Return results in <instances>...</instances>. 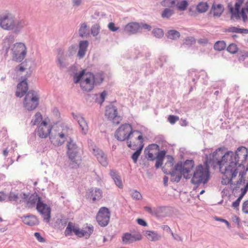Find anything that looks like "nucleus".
<instances>
[{
	"label": "nucleus",
	"instance_id": "nucleus-52",
	"mask_svg": "<svg viewBox=\"0 0 248 248\" xmlns=\"http://www.w3.org/2000/svg\"><path fill=\"white\" fill-rule=\"evenodd\" d=\"M166 154V152L164 150L159 152L157 155L156 159L163 160Z\"/></svg>",
	"mask_w": 248,
	"mask_h": 248
},
{
	"label": "nucleus",
	"instance_id": "nucleus-48",
	"mask_svg": "<svg viewBox=\"0 0 248 248\" xmlns=\"http://www.w3.org/2000/svg\"><path fill=\"white\" fill-rule=\"evenodd\" d=\"M173 14L172 11L168 8L165 9L162 14V16L163 17H170Z\"/></svg>",
	"mask_w": 248,
	"mask_h": 248
},
{
	"label": "nucleus",
	"instance_id": "nucleus-26",
	"mask_svg": "<svg viewBox=\"0 0 248 248\" xmlns=\"http://www.w3.org/2000/svg\"><path fill=\"white\" fill-rule=\"evenodd\" d=\"M75 119L78 122L82 132L84 134H86L88 131V124L83 117L80 115L74 116Z\"/></svg>",
	"mask_w": 248,
	"mask_h": 248
},
{
	"label": "nucleus",
	"instance_id": "nucleus-34",
	"mask_svg": "<svg viewBox=\"0 0 248 248\" xmlns=\"http://www.w3.org/2000/svg\"><path fill=\"white\" fill-rule=\"evenodd\" d=\"M240 17H242L244 22L248 20V1L245 4V6L242 8L241 11H239Z\"/></svg>",
	"mask_w": 248,
	"mask_h": 248
},
{
	"label": "nucleus",
	"instance_id": "nucleus-35",
	"mask_svg": "<svg viewBox=\"0 0 248 248\" xmlns=\"http://www.w3.org/2000/svg\"><path fill=\"white\" fill-rule=\"evenodd\" d=\"M208 7L207 2H201L197 5L196 10L199 13H205L207 11Z\"/></svg>",
	"mask_w": 248,
	"mask_h": 248
},
{
	"label": "nucleus",
	"instance_id": "nucleus-36",
	"mask_svg": "<svg viewBox=\"0 0 248 248\" xmlns=\"http://www.w3.org/2000/svg\"><path fill=\"white\" fill-rule=\"evenodd\" d=\"M229 32H236L240 33L248 34V30L244 29H240L235 27H230L228 29Z\"/></svg>",
	"mask_w": 248,
	"mask_h": 248
},
{
	"label": "nucleus",
	"instance_id": "nucleus-44",
	"mask_svg": "<svg viewBox=\"0 0 248 248\" xmlns=\"http://www.w3.org/2000/svg\"><path fill=\"white\" fill-rule=\"evenodd\" d=\"M87 31V26L85 23L81 24L80 28L79 30V34L81 37H83L86 35Z\"/></svg>",
	"mask_w": 248,
	"mask_h": 248
},
{
	"label": "nucleus",
	"instance_id": "nucleus-50",
	"mask_svg": "<svg viewBox=\"0 0 248 248\" xmlns=\"http://www.w3.org/2000/svg\"><path fill=\"white\" fill-rule=\"evenodd\" d=\"M179 117L174 115H170L168 117V121L171 124H174L179 120Z\"/></svg>",
	"mask_w": 248,
	"mask_h": 248
},
{
	"label": "nucleus",
	"instance_id": "nucleus-4",
	"mask_svg": "<svg viewBox=\"0 0 248 248\" xmlns=\"http://www.w3.org/2000/svg\"><path fill=\"white\" fill-rule=\"evenodd\" d=\"M25 26L23 20L15 19L10 13L0 17V26L3 30L18 32Z\"/></svg>",
	"mask_w": 248,
	"mask_h": 248
},
{
	"label": "nucleus",
	"instance_id": "nucleus-1",
	"mask_svg": "<svg viewBox=\"0 0 248 248\" xmlns=\"http://www.w3.org/2000/svg\"><path fill=\"white\" fill-rule=\"evenodd\" d=\"M233 153L232 151L227 152L222 156L220 162H218V165L220 172L223 174L221 184L227 185L231 184L233 178L239 174L240 183L245 181V175L248 170L242 164L237 163L233 160Z\"/></svg>",
	"mask_w": 248,
	"mask_h": 248
},
{
	"label": "nucleus",
	"instance_id": "nucleus-27",
	"mask_svg": "<svg viewBox=\"0 0 248 248\" xmlns=\"http://www.w3.org/2000/svg\"><path fill=\"white\" fill-rule=\"evenodd\" d=\"M22 221L26 225L34 226L38 224L37 217L33 215H29L21 217Z\"/></svg>",
	"mask_w": 248,
	"mask_h": 248
},
{
	"label": "nucleus",
	"instance_id": "nucleus-11",
	"mask_svg": "<svg viewBox=\"0 0 248 248\" xmlns=\"http://www.w3.org/2000/svg\"><path fill=\"white\" fill-rule=\"evenodd\" d=\"M194 167V162L193 160H186L184 163H177L176 168L181 171L183 176L186 179L191 178L192 173H191Z\"/></svg>",
	"mask_w": 248,
	"mask_h": 248
},
{
	"label": "nucleus",
	"instance_id": "nucleus-18",
	"mask_svg": "<svg viewBox=\"0 0 248 248\" xmlns=\"http://www.w3.org/2000/svg\"><path fill=\"white\" fill-rule=\"evenodd\" d=\"M248 156V150L246 147H239L236 151L235 154H233V160L238 163L239 161L243 162L245 161Z\"/></svg>",
	"mask_w": 248,
	"mask_h": 248
},
{
	"label": "nucleus",
	"instance_id": "nucleus-47",
	"mask_svg": "<svg viewBox=\"0 0 248 248\" xmlns=\"http://www.w3.org/2000/svg\"><path fill=\"white\" fill-rule=\"evenodd\" d=\"M62 55L63 52L60 50L59 52V57L58 58V62L60 67H63L65 65L63 62V58L62 57Z\"/></svg>",
	"mask_w": 248,
	"mask_h": 248
},
{
	"label": "nucleus",
	"instance_id": "nucleus-3",
	"mask_svg": "<svg viewBox=\"0 0 248 248\" xmlns=\"http://www.w3.org/2000/svg\"><path fill=\"white\" fill-rule=\"evenodd\" d=\"M71 131V129L64 124H56L52 127L50 141L55 146L61 145L65 142Z\"/></svg>",
	"mask_w": 248,
	"mask_h": 248
},
{
	"label": "nucleus",
	"instance_id": "nucleus-23",
	"mask_svg": "<svg viewBox=\"0 0 248 248\" xmlns=\"http://www.w3.org/2000/svg\"><path fill=\"white\" fill-rule=\"evenodd\" d=\"M93 154L95 156L99 162L103 166H106L108 164L107 157L103 151L98 148L93 149Z\"/></svg>",
	"mask_w": 248,
	"mask_h": 248
},
{
	"label": "nucleus",
	"instance_id": "nucleus-30",
	"mask_svg": "<svg viewBox=\"0 0 248 248\" xmlns=\"http://www.w3.org/2000/svg\"><path fill=\"white\" fill-rule=\"evenodd\" d=\"M110 175L111 177L113 178L115 184L117 186L122 188L123 187V183L120 177V176L118 174L117 171L115 170H110Z\"/></svg>",
	"mask_w": 248,
	"mask_h": 248
},
{
	"label": "nucleus",
	"instance_id": "nucleus-42",
	"mask_svg": "<svg viewBox=\"0 0 248 248\" xmlns=\"http://www.w3.org/2000/svg\"><path fill=\"white\" fill-rule=\"evenodd\" d=\"M177 0H164L161 2V4L165 7H173L175 5Z\"/></svg>",
	"mask_w": 248,
	"mask_h": 248
},
{
	"label": "nucleus",
	"instance_id": "nucleus-17",
	"mask_svg": "<svg viewBox=\"0 0 248 248\" xmlns=\"http://www.w3.org/2000/svg\"><path fill=\"white\" fill-rule=\"evenodd\" d=\"M51 127L46 121H43L38 127L37 133L41 138H46L51 133Z\"/></svg>",
	"mask_w": 248,
	"mask_h": 248
},
{
	"label": "nucleus",
	"instance_id": "nucleus-16",
	"mask_svg": "<svg viewBox=\"0 0 248 248\" xmlns=\"http://www.w3.org/2000/svg\"><path fill=\"white\" fill-rule=\"evenodd\" d=\"M36 209L42 215L44 221L47 223L49 222L51 217V208L50 206L41 201L38 203Z\"/></svg>",
	"mask_w": 248,
	"mask_h": 248
},
{
	"label": "nucleus",
	"instance_id": "nucleus-49",
	"mask_svg": "<svg viewBox=\"0 0 248 248\" xmlns=\"http://www.w3.org/2000/svg\"><path fill=\"white\" fill-rule=\"evenodd\" d=\"M132 197L136 200H140L142 198L141 194L137 190H134L131 193Z\"/></svg>",
	"mask_w": 248,
	"mask_h": 248
},
{
	"label": "nucleus",
	"instance_id": "nucleus-64",
	"mask_svg": "<svg viewBox=\"0 0 248 248\" xmlns=\"http://www.w3.org/2000/svg\"><path fill=\"white\" fill-rule=\"evenodd\" d=\"M162 163H163V160L156 159V163H155V167L156 168H158L159 167L161 166V165H162Z\"/></svg>",
	"mask_w": 248,
	"mask_h": 248
},
{
	"label": "nucleus",
	"instance_id": "nucleus-37",
	"mask_svg": "<svg viewBox=\"0 0 248 248\" xmlns=\"http://www.w3.org/2000/svg\"><path fill=\"white\" fill-rule=\"evenodd\" d=\"M226 45L224 41H217L214 45V48L217 51H221L225 48Z\"/></svg>",
	"mask_w": 248,
	"mask_h": 248
},
{
	"label": "nucleus",
	"instance_id": "nucleus-24",
	"mask_svg": "<svg viewBox=\"0 0 248 248\" xmlns=\"http://www.w3.org/2000/svg\"><path fill=\"white\" fill-rule=\"evenodd\" d=\"M27 206L28 208H32L35 206L37 207L38 203L41 201V198L40 197L37 193L32 194L27 200Z\"/></svg>",
	"mask_w": 248,
	"mask_h": 248
},
{
	"label": "nucleus",
	"instance_id": "nucleus-59",
	"mask_svg": "<svg viewBox=\"0 0 248 248\" xmlns=\"http://www.w3.org/2000/svg\"><path fill=\"white\" fill-rule=\"evenodd\" d=\"M146 158L150 160L153 161L155 159V155L153 153L148 152L146 155Z\"/></svg>",
	"mask_w": 248,
	"mask_h": 248
},
{
	"label": "nucleus",
	"instance_id": "nucleus-40",
	"mask_svg": "<svg viewBox=\"0 0 248 248\" xmlns=\"http://www.w3.org/2000/svg\"><path fill=\"white\" fill-rule=\"evenodd\" d=\"M180 36V33L175 30H170L168 32V38L171 39H176L179 38Z\"/></svg>",
	"mask_w": 248,
	"mask_h": 248
},
{
	"label": "nucleus",
	"instance_id": "nucleus-51",
	"mask_svg": "<svg viewBox=\"0 0 248 248\" xmlns=\"http://www.w3.org/2000/svg\"><path fill=\"white\" fill-rule=\"evenodd\" d=\"M108 28L112 31H116L119 30V27H116L115 24L113 22H110L108 24Z\"/></svg>",
	"mask_w": 248,
	"mask_h": 248
},
{
	"label": "nucleus",
	"instance_id": "nucleus-57",
	"mask_svg": "<svg viewBox=\"0 0 248 248\" xmlns=\"http://www.w3.org/2000/svg\"><path fill=\"white\" fill-rule=\"evenodd\" d=\"M25 69L24 64L23 63H22L18 65L17 66L16 68V71H19V72H23Z\"/></svg>",
	"mask_w": 248,
	"mask_h": 248
},
{
	"label": "nucleus",
	"instance_id": "nucleus-31",
	"mask_svg": "<svg viewBox=\"0 0 248 248\" xmlns=\"http://www.w3.org/2000/svg\"><path fill=\"white\" fill-rule=\"evenodd\" d=\"M88 46V42L87 41H82L79 43V48L78 55L80 58L84 56Z\"/></svg>",
	"mask_w": 248,
	"mask_h": 248
},
{
	"label": "nucleus",
	"instance_id": "nucleus-20",
	"mask_svg": "<svg viewBox=\"0 0 248 248\" xmlns=\"http://www.w3.org/2000/svg\"><path fill=\"white\" fill-rule=\"evenodd\" d=\"M28 197V196L25 193L16 194L14 192H10L8 199L10 202H15L17 203H21L25 202Z\"/></svg>",
	"mask_w": 248,
	"mask_h": 248
},
{
	"label": "nucleus",
	"instance_id": "nucleus-39",
	"mask_svg": "<svg viewBox=\"0 0 248 248\" xmlns=\"http://www.w3.org/2000/svg\"><path fill=\"white\" fill-rule=\"evenodd\" d=\"M188 6V2L186 0H184L180 1H178L176 4V6L178 10L180 11L185 10Z\"/></svg>",
	"mask_w": 248,
	"mask_h": 248
},
{
	"label": "nucleus",
	"instance_id": "nucleus-10",
	"mask_svg": "<svg viewBox=\"0 0 248 248\" xmlns=\"http://www.w3.org/2000/svg\"><path fill=\"white\" fill-rule=\"evenodd\" d=\"M11 50L13 59L18 62H20L23 60L27 54L26 46L22 43L15 44Z\"/></svg>",
	"mask_w": 248,
	"mask_h": 248
},
{
	"label": "nucleus",
	"instance_id": "nucleus-8",
	"mask_svg": "<svg viewBox=\"0 0 248 248\" xmlns=\"http://www.w3.org/2000/svg\"><path fill=\"white\" fill-rule=\"evenodd\" d=\"M134 133H138V130H133L131 124L125 123L116 130L115 136L120 141L127 140Z\"/></svg>",
	"mask_w": 248,
	"mask_h": 248
},
{
	"label": "nucleus",
	"instance_id": "nucleus-55",
	"mask_svg": "<svg viewBox=\"0 0 248 248\" xmlns=\"http://www.w3.org/2000/svg\"><path fill=\"white\" fill-rule=\"evenodd\" d=\"M242 211L246 214H248V200L245 201L242 205Z\"/></svg>",
	"mask_w": 248,
	"mask_h": 248
},
{
	"label": "nucleus",
	"instance_id": "nucleus-15",
	"mask_svg": "<svg viewBox=\"0 0 248 248\" xmlns=\"http://www.w3.org/2000/svg\"><path fill=\"white\" fill-rule=\"evenodd\" d=\"M222 154L223 148H218L212 154L207 156L206 160L205 162L209 165L213 166L214 169H216L217 167L218 166L217 162H220V160H219L218 159Z\"/></svg>",
	"mask_w": 248,
	"mask_h": 248
},
{
	"label": "nucleus",
	"instance_id": "nucleus-61",
	"mask_svg": "<svg viewBox=\"0 0 248 248\" xmlns=\"http://www.w3.org/2000/svg\"><path fill=\"white\" fill-rule=\"evenodd\" d=\"M53 114L57 118H59L60 117V113L59 110L56 108H54V109L53 110Z\"/></svg>",
	"mask_w": 248,
	"mask_h": 248
},
{
	"label": "nucleus",
	"instance_id": "nucleus-38",
	"mask_svg": "<svg viewBox=\"0 0 248 248\" xmlns=\"http://www.w3.org/2000/svg\"><path fill=\"white\" fill-rule=\"evenodd\" d=\"M43 117L40 112H37L31 121L32 125H34L42 122Z\"/></svg>",
	"mask_w": 248,
	"mask_h": 248
},
{
	"label": "nucleus",
	"instance_id": "nucleus-5",
	"mask_svg": "<svg viewBox=\"0 0 248 248\" xmlns=\"http://www.w3.org/2000/svg\"><path fill=\"white\" fill-rule=\"evenodd\" d=\"M67 155L70 161L69 166L71 169H78L82 161V155L80 149L71 139L67 142Z\"/></svg>",
	"mask_w": 248,
	"mask_h": 248
},
{
	"label": "nucleus",
	"instance_id": "nucleus-12",
	"mask_svg": "<svg viewBox=\"0 0 248 248\" xmlns=\"http://www.w3.org/2000/svg\"><path fill=\"white\" fill-rule=\"evenodd\" d=\"M126 142L127 146L133 150L140 148L141 145L142 146V149L144 147L143 136L139 131H138V133H134Z\"/></svg>",
	"mask_w": 248,
	"mask_h": 248
},
{
	"label": "nucleus",
	"instance_id": "nucleus-32",
	"mask_svg": "<svg viewBox=\"0 0 248 248\" xmlns=\"http://www.w3.org/2000/svg\"><path fill=\"white\" fill-rule=\"evenodd\" d=\"M145 236L151 241H155L158 240L160 236L155 232L146 231L145 232Z\"/></svg>",
	"mask_w": 248,
	"mask_h": 248
},
{
	"label": "nucleus",
	"instance_id": "nucleus-13",
	"mask_svg": "<svg viewBox=\"0 0 248 248\" xmlns=\"http://www.w3.org/2000/svg\"><path fill=\"white\" fill-rule=\"evenodd\" d=\"M105 116L113 124H118L122 121V118L118 115L117 109L113 106H108L105 110Z\"/></svg>",
	"mask_w": 248,
	"mask_h": 248
},
{
	"label": "nucleus",
	"instance_id": "nucleus-7",
	"mask_svg": "<svg viewBox=\"0 0 248 248\" xmlns=\"http://www.w3.org/2000/svg\"><path fill=\"white\" fill-rule=\"evenodd\" d=\"M93 232V227L91 224H87L81 229L74 223L69 222L66 227L64 234L66 236H71L74 233L78 237L89 238Z\"/></svg>",
	"mask_w": 248,
	"mask_h": 248
},
{
	"label": "nucleus",
	"instance_id": "nucleus-45",
	"mask_svg": "<svg viewBox=\"0 0 248 248\" xmlns=\"http://www.w3.org/2000/svg\"><path fill=\"white\" fill-rule=\"evenodd\" d=\"M100 30V26L98 24H95L92 26L91 29V33L93 36H96L98 34Z\"/></svg>",
	"mask_w": 248,
	"mask_h": 248
},
{
	"label": "nucleus",
	"instance_id": "nucleus-9",
	"mask_svg": "<svg viewBox=\"0 0 248 248\" xmlns=\"http://www.w3.org/2000/svg\"><path fill=\"white\" fill-rule=\"evenodd\" d=\"M39 97L34 91H30L26 94L23 101V107L28 110L35 109L39 105Z\"/></svg>",
	"mask_w": 248,
	"mask_h": 248
},
{
	"label": "nucleus",
	"instance_id": "nucleus-58",
	"mask_svg": "<svg viewBox=\"0 0 248 248\" xmlns=\"http://www.w3.org/2000/svg\"><path fill=\"white\" fill-rule=\"evenodd\" d=\"M107 93L106 91L103 92L100 94V97L101 98V101L98 102L101 105L102 104V103L104 101L105 98L106 96H107Z\"/></svg>",
	"mask_w": 248,
	"mask_h": 248
},
{
	"label": "nucleus",
	"instance_id": "nucleus-62",
	"mask_svg": "<svg viewBox=\"0 0 248 248\" xmlns=\"http://www.w3.org/2000/svg\"><path fill=\"white\" fill-rule=\"evenodd\" d=\"M248 190V183L246 185L244 188L241 189L242 193L240 196H242V198L243 197L244 195L246 193L247 191Z\"/></svg>",
	"mask_w": 248,
	"mask_h": 248
},
{
	"label": "nucleus",
	"instance_id": "nucleus-63",
	"mask_svg": "<svg viewBox=\"0 0 248 248\" xmlns=\"http://www.w3.org/2000/svg\"><path fill=\"white\" fill-rule=\"evenodd\" d=\"M6 198H7V196L4 193H3L2 192H0V202L5 201L6 200Z\"/></svg>",
	"mask_w": 248,
	"mask_h": 248
},
{
	"label": "nucleus",
	"instance_id": "nucleus-29",
	"mask_svg": "<svg viewBox=\"0 0 248 248\" xmlns=\"http://www.w3.org/2000/svg\"><path fill=\"white\" fill-rule=\"evenodd\" d=\"M224 11V7L220 4H213L210 13L213 15L214 17H219Z\"/></svg>",
	"mask_w": 248,
	"mask_h": 248
},
{
	"label": "nucleus",
	"instance_id": "nucleus-6",
	"mask_svg": "<svg viewBox=\"0 0 248 248\" xmlns=\"http://www.w3.org/2000/svg\"><path fill=\"white\" fill-rule=\"evenodd\" d=\"M210 166L205 162L203 165L197 166L191 177V183L194 185L206 183L210 178Z\"/></svg>",
	"mask_w": 248,
	"mask_h": 248
},
{
	"label": "nucleus",
	"instance_id": "nucleus-19",
	"mask_svg": "<svg viewBox=\"0 0 248 248\" xmlns=\"http://www.w3.org/2000/svg\"><path fill=\"white\" fill-rule=\"evenodd\" d=\"M245 0H236L234 5V8L232 6H229V11L231 14L232 19H240L239 10L241 6L244 3Z\"/></svg>",
	"mask_w": 248,
	"mask_h": 248
},
{
	"label": "nucleus",
	"instance_id": "nucleus-54",
	"mask_svg": "<svg viewBox=\"0 0 248 248\" xmlns=\"http://www.w3.org/2000/svg\"><path fill=\"white\" fill-rule=\"evenodd\" d=\"M34 236L36 237L37 240L41 243L45 242V239L42 236H41L40 233L39 232H35Z\"/></svg>",
	"mask_w": 248,
	"mask_h": 248
},
{
	"label": "nucleus",
	"instance_id": "nucleus-33",
	"mask_svg": "<svg viewBox=\"0 0 248 248\" xmlns=\"http://www.w3.org/2000/svg\"><path fill=\"white\" fill-rule=\"evenodd\" d=\"M171 176V181L174 182H179L183 175L181 171L177 170L176 168V165L175 166V169L171 172L170 173Z\"/></svg>",
	"mask_w": 248,
	"mask_h": 248
},
{
	"label": "nucleus",
	"instance_id": "nucleus-60",
	"mask_svg": "<svg viewBox=\"0 0 248 248\" xmlns=\"http://www.w3.org/2000/svg\"><path fill=\"white\" fill-rule=\"evenodd\" d=\"M138 223L142 226H147V223L142 219L138 218L137 220Z\"/></svg>",
	"mask_w": 248,
	"mask_h": 248
},
{
	"label": "nucleus",
	"instance_id": "nucleus-22",
	"mask_svg": "<svg viewBox=\"0 0 248 248\" xmlns=\"http://www.w3.org/2000/svg\"><path fill=\"white\" fill-rule=\"evenodd\" d=\"M142 236L140 233L132 235L130 233H126L123 236V241L125 244H129L135 241L141 240Z\"/></svg>",
	"mask_w": 248,
	"mask_h": 248
},
{
	"label": "nucleus",
	"instance_id": "nucleus-56",
	"mask_svg": "<svg viewBox=\"0 0 248 248\" xmlns=\"http://www.w3.org/2000/svg\"><path fill=\"white\" fill-rule=\"evenodd\" d=\"M242 196H239L237 199L232 204V206L234 208H237L239 205V204H240V201L242 199Z\"/></svg>",
	"mask_w": 248,
	"mask_h": 248
},
{
	"label": "nucleus",
	"instance_id": "nucleus-25",
	"mask_svg": "<svg viewBox=\"0 0 248 248\" xmlns=\"http://www.w3.org/2000/svg\"><path fill=\"white\" fill-rule=\"evenodd\" d=\"M102 197V192L100 189L95 188L90 190L88 198L92 199L93 202L99 200Z\"/></svg>",
	"mask_w": 248,
	"mask_h": 248
},
{
	"label": "nucleus",
	"instance_id": "nucleus-41",
	"mask_svg": "<svg viewBox=\"0 0 248 248\" xmlns=\"http://www.w3.org/2000/svg\"><path fill=\"white\" fill-rule=\"evenodd\" d=\"M227 51L231 53L235 54L238 50L237 45L235 44H231L227 47Z\"/></svg>",
	"mask_w": 248,
	"mask_h": 248
},
{
	"label": "nucleus",
	"instance_id": "nucleus-2",
	"mask_svg": "<svg viewBox=\"0 0 248 248\" xmlns=\"http://www.w3.org/2000/svg\"><path fill=\"white\" fill-rule=\"evenodd\" d=\"M73 80L75 83H79L83 91L89 92L93 90L95 85L102 82L104 77L101 73L94 75L91 72H86L85 70H83L74 75Z\"/></svg>",
	"mask_w": 248,
	"mask_h": 248
},
{
	"label": "nucleus",
	"instance_id": "nucleus-14",
	"mask_svg": "<svg viewBox=\"0 0 248 248\" xmlns=\"http://www.w3.org/2000/svg\"><path fill=\"white\" fill-rule=\"evenodd\" d=\"M110 212L108 209L105 207H101L96 217L98 223L101 226L104 227L107 226L109 221Z\"/></svg>",
	"mask_w": 248,
	"mask_h": 248
},
{
	"label": "nucleus",
	"instance_id": "nucleus-46",
	"mask_svg": "<svg viewBox=\"0 0 248 248\" xmlns=\"http://www.w3.org/2000/svg\"><path fill=\"white\" fill-rule=\"evenodd\" d=\"M153 33L155 36L157 38L161 37L164 35L162 30L158 28L154 29L153 31Z\"/></svg>",
	"mask_w": 248,
	"mask_h": 248
},
{
	"label": "nucleus",
	"instance_id": "nucleus-53",
	"mask_svg": "<svg viewBox=\"0 0 248 248\" xmlns=\"http://www.w3.org/2000/svg\"><path fill=\"white\" fill-rule=\"evenodd\" d=\"M195 43V40L193 37H187L186 39L185 43L187 45H192Z\"/></svg>",
	"mask_w": 248,
	"mask_h": 248
},
{
	"label": "nucleus",
	"instance_id": "nucleus-43",
	"mask_svg": "<svg viewBox=\"0 0 248 248\" xmlns=\"http://www.w3.org/2000/svg\"><path fill=\"white\" fill-rule=\"evenodd\" d=\"M142 145L140 146V148L138 149H136V151L132 155V158L135 163H137L138 159L142 151Z\"/></svg>",
	"mask_w": 248,
	"mask_h": 248
},
{
	"label": "nucleus",
	"instance_id": "nucleus-21",
	"mask_svg": "<svg viewBox=\"0 0 248 248\" xmlns=\"http://www.w3.org/2000/svg\"><path fill=\"white\" fill-rule=\"evenodd\" d=\"M28 90V85L26 79L23 80L17 85V89L16 92V95L17 97H21L23 96Z\"/></svg>",
	"mask_w": 248,
	"mask_h": 248
},
{
	"label": "nucleus",
	"instance_id": "nucleus-28",
	"mask_svg": "<svg viewBox=\"0 0 248 248\" xmlns=\"http://www.w3.org/2000/svg\"><path fill=\"white\" fill-rule=\"evenodd\" d=\"M140 28V25L136 22L130 23L127 24L124 29V31L129 34L136 33Z\"/></svg>",
	"mask_w": 248,
	"mask_h": 248
}]
</instances>
